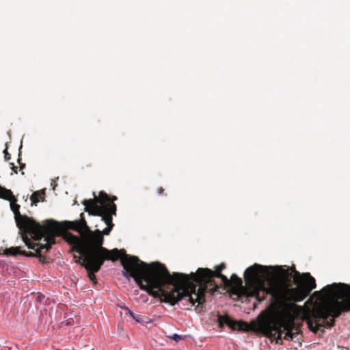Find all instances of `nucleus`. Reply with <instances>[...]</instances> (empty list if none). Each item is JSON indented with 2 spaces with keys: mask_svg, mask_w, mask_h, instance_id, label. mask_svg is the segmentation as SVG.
Returning <instances> with one entry per match:
<instances>
[{
  "mask_svg": "<svg viewBox=\"0 0 350 350\" xmlns=\"http://www.w3.org/2000/svg\"><path fill=\"white\" fill-rule=\"evenodd\" d=\"M157 193L159 195H163L164 194V189L163 187H159L158 189H157Z\"/></svg>",
  "mask_w": 350,
  "mask_h": 350,
  "instance_id": "dca6fc26",
  "label": "nucleus"
},
{
  "mask_svg": "<svg viewBox=\"0 0 350 350\" xmlns=\"http://www.w3.org/2000/svg\"><path fill=\"white\" fill-rule=\"evenodd\" d=\"M10 166L11 167V169L12 170V171L15 173V174H17L18 173V167L14 165V163H10Z\"/></svg>",
  "mask_w": 350,
  "mask_h": 350,
  "instance_id": "4468645a",
  "label": "nucleus"
},
{
  "mask_svg": "<svg viewBox=\"0 0 350 350\" xmlns=\"http://www.w3.org/2000/svg\"><path fill=\"white\" fill-rule=\"evenodd\" d=\"M4 158L6 161H9L11 159L10 154L8 153L7 148L3 150Z\"/></svg>",
  "mask_w": 350,
  "mask_h": 350,
  "instance_id": "ddd939ff",
  "label": "nucleus"
},
{
  "mask_svg": "<svg viewBox=\"0 0 350 350\" xmlns=\"http://www.w3.org/2000/svg\"><path fill=\"white\" fill-rule=\"evenodd\" d=\"M96 237H91L83 247L77 246L75 252L79 254V261L82 260L81 265L87 270L90 280L94 284L97 283L95 273L98 272L106 260L116 261L121 258V264L124 268L123 275L134 278L137 284L142 290L146 291L150 295L152 294L146 287L147 282L146 269L150 264L139 260L135 256L126 254L124 250L117 248L109 250L103 247L104 238L100 231H96Z\"/></svg>",
  "mask_w": 350,
  "mask_h": 350,
  "instance_id": "7ed1b4c3",
  "label": "nucleus"
},
{
  "mask_svg": "<svg viewBox=\"0 0 350 350\" xmlns=\"http://www.w3.org/2000/svg\"><path fill=\"white\" fill-rule=\"evenodd\" d=\"M269 275L268 267L266 266L254 264L249 267L244 273V278L247 286L244 288L242 286V280L236 274L231 275L228 286L225 288L234 287L237 289H241L245 291L247 296L255 297L256 299L261 301L265 299L266 288L264 286V279Z\"/></svg>",
  "mask_w": 350,
  "mask_h": 350,
  "instance_id": "39448f33",
  "label": "nucleus"
},
{
  "mask_svg": "<svg viewBox=\"0 0 350 350\" xmlns=\"http://www.w3.org/2000/svg\"><path fill=\"white\" fill-rule=\"evenodd\" d=\"M93 195L94 198L84 200L82 202V204L85 206V211L90 215L100 217L101 220L107 225V227L103 231H100L102 236L109 235L114 226L112 219L113 216L116 215L117 206L113 201L117 200V197L113 196L110 198L103 191L99 193L98 198L96 196L94 192Z\"/></svg>",
  "mask_w": 350,
  "mask_h": 350,
  "instance_id": "423d86ee",
  "label": "nucleus"
},
{
  "mask_svg": "<svg viewBox=\"0 0 350 350\" xmlns=\"http://www.w3.org/2000/svg\"><path fill=\"white\" fill-rule=\"evenodd\" d=\"M218 324L220 327H223L224 325H228L232 330L248 331L250 330L249 325L242 321H234L228 315H218Z\"/></svg>",
  "mask_w": 350,
  "mask_h": 350,
  "instance_id": "1a4fd4ad",
  "label": "nucleus"
},
{
  "mask_svg": "<svg viewBox=\"0 0 350 350\" xmlns=\"http://www.w3.org/2000/svg\"><path fill=\"white\" fill-rule=\"evenodd\" d=\"M146 269V287L152 296L159 298L161 302L175 305L180 300H187L191 306L202 307L205 302V293L213 295L219 289L214 278L221 280L224 286L230 282L221 273L226 264L221 262L213 271L208 268H198L195 273L186 274L170 273L167 267L159 262L151 263Z\"/></svg>",
  "mask_w": 350,
  "mask_h": 350,
  "instance_id": "f03ea898",
  "label": "nucleus"
},
{
  "mask_svg": "<svg viewBox=\"0 0 350 350\" xmlns=\"http://www.w3.org/2000/svg\"><path fill=\"white\" fill-rule=\"evenodd\" d=\"M21 158H18V163L19 164V167H20V170L21 171H23V170L25 167V163H21Z\"/></svg>",
  "mask_w": 350,
  "mask_h": 350,
  "instance_id": "2eb2a0df",
  "label": "nucleus"
},
{
  "mask_svg": "<svg viewBox=\"0 0 350 350\" xmlns=\"http://www.w3.org/2000/svg\"><path fill=\"white\" fill-rule=\"evenodd\" d=\"M315 288L314 278L310 273H304L301 284L297 287L290 288L284 285L271 288L277 318L263 323L266 334L271 335L272 332H275L278 343L282 341L285 332L284 339L291 340L294 335L298 334V327H295V323L298 319L306 321L312 332L317 334L321 331L323 333L325 328L334 325L335 318L343 312L350 311V285L344 283H334L325 286L321 292L327 300L311 310L295 304L304 300Z\"/></svg>",
  "mask_w": 350,
  "mask_h": 350,
  "instance_id": "f257e3e1",
  "label": "nucleus"
},
{
  "mask_svg": "<svg viewBox=\"0 0 350 350\" xmlns=\"http://www.w3.org/2000/svg\"><path fill=\"white\" fill-rule=\"evenodd\" d=\"M44 194L45 193L44 190L34 191L30 197L31 205L36 206L40 200L43 201L44 199Z\"/></svg>",
  "mask_w": 350,
  "mask_h": 350,
  "instance_id": "9d476101",
  "label": "nucleus"
},
{
  "mask_svg": "<svg viewBox=\"0 0 350 350\" xmlns=\"http://www.w3.org/2000/svg\"><path fill=\"white\" fill-rule=\"evenodd\" d=\"M129 314H131V316L136 321H139V318H137L134 316V313L129 310Z\"/></svg>",
  "mask_w": 350,
  "mask_h": 350,
  "instance_id": "f3484780",
  "label": "nucleus"
},
{
  "mask_svg": "<svg viewBox=\"0 0 350 350\" xmlns=\"http://www.w3.org/2000/svg\"><path fill=\"white\" fill-rule=\"evenodd\" d=\"M42 297H44V296H43V295H39V296H38V298H39L40 300H41Z\"/></svg>",
  "mask_w": 350,
  "mask_h": 350,
  "instance_id": "a211bd4d",
  "label": "nucleus"
},
{
  "mask_svg": "<svg viewBox=\"0 0 350 350\" xmlns=\"http://www.w3.org/2000/svg\"><path fill=\"white\" fill-rule=\"evenodd\" d=\"M268 270L269 269H273L275 271L276 276L279 278L280 280V283L278 284H271L269 288H266V293L270 294L272 295V293L271 292V288L275 286H287L288 282L289 281V278L293 277V282L297 285H300L303 281V273L301 274L299 271H297L295 267H290L287 269H284L281 266H275L273 267H267ZM269 273V272L268 271Z\"/></svg>",
  "mask_w": 350,
  "mask_h": 350,
  "instance_id": "6e6552de",
  "label": "nucleus"
},
{
  "mask_svg": "<svg viewBox=\"0 0 350 350\" xmlns=\"http://www.w3.org/2000/svg\"><path fill=\"white\" fill-rule=\"evenodd\" d=\"M14 197L11 190L0 186V198L10 201Z\"/></svg>",
  "mask_w": 350,
  "mask_h": 350,
  "instance_id": "9b49d317",
  "label": "nucleus"
},
{
  "mask_svg": "<svg viewBox=\"0 0 350 350\" xmlns=\"http://www.w3.org/2000/svg\"><path fill=\"white\" fill-rule=\"evenodd\" d=\"M64 224L66 228L77 231L83 237V240H81L77 236L69 234V241L72 245V251L74 252L77 246L83 247L90 237L92 236L96 237L98 235L96 234V232L100 231V230L96 229L93 232L90 229L87 225V222L85 219L83 213H81L80 219L75 221H66Z\"/></svg>",
  "mask_w": 350,
  "mask_h": 350,
  "instance_id": "0eeeda50",
  "label": "nucleus"
},
{
  "mask_svg": "<svg viewBox=\"0 0 350 350\" xmlns=\"http://www.w3.org/2000/svg\"><path fill=\"white\" fill-rule=\"evenodd\" d=\"M16 197L10 202V208L14 214L17 227L22 232V239L29 249L35 252L23 250L21 247H11L4 250L3 254L16 256L23 255L27 257L42 258V250L48 251L55 243V237L59 234L58 224L51 219L45 221L43 225L36 221L33 218L20 213V205L16 204Z\"/></svg>",
  "mask_w": 350,
  "mask_h": 350,
  "instance_id": "20e7f679",
  "label": "nucleus"
},
{
  "mask_svg": "<svg viewBox=\"0 0 350 350\" xmlns=\"http://www.w3.org/2000/svg\"><path fill=\"white\" fill-rule=\"evenodd\" d=\"M171 339L175 340L176 342L179 341L180 340H182L185 338V336L178 335L177 334H173L172 336H169Z\"/></svg>",
  "mask_w": 350,
  "mask_h": 350,
  "instance_id": "f8f14e48",
  "label": "nucleus"
}]
</instances>
